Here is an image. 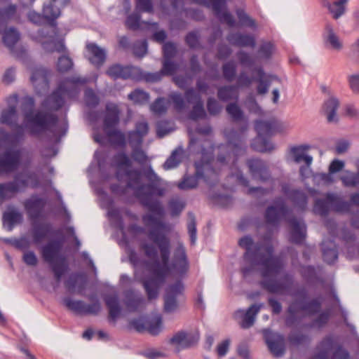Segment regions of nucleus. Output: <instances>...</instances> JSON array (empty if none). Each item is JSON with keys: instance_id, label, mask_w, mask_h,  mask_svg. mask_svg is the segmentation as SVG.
Segmentation results:
<instances>
[{"instance_id": "19", "label": "nucleus", "mask_w": 359, "mask_h": 359, "mask_svg": "<svg viewBox=\"0 0 359 359\" xmlns=\"http://www.w3.org/2000/svg\"><path fill=\"white\" fill-rule=\"evenodd\" d=\"M264 336L266 343L271 353L276 357L283 355L285 351L283 337L278 333L273 332L269 330H264Z\"/></svg>"}, {"instance_id": "62", "label": "nucleus", "mask_w": 359, "mask_h": 359, "mask_svg": "<svg viewBox=\"0 0 359 359\" xmlns=\"http://www.w3.org/2000/svg\"><path fill=\"white\" fill-rule=\"evenodd\" d=\"M236 14L240 22L245 26L255 27V21L251 18L243 9H238Z\"/></svg>"}, {"instance_id": "7", "label": "nucleus", "mask_w": 359, "mask_h": 359, "mask_svg": "<svg viewBox=\"0 0 359 359\" xmlns=\"http://www.w3.org/2000/svg\"><path fill=\"white\" fill-rule=\"evenodd\" d=\"M39 186L38 174L23 169L13 175L12 181L0 183V205L4 201L14 198L18 193L25 192L27 188L36 189Z\"/></svg>"}, {"instance_id": "36", "label": "nucleus", "mask_w": 359, "mask_h": 359, "mask_svg": "<svg viewBox=\"0 0 359 359\" xmlns=\"http://www.w3.org/2000/svg\"><path fill=\"white\" fill-rule=\"evenodd\" d=\"M228 41L238 47L255 46V41L253 36L248 34H242L240 33L230 34L227 36Z\"/></svg>"}, {"instance_id": "49", "label": "nucleus", "mask_w": 359, "mask_h": 359, "mask_svg": "<svg viewBox=\"0 0 359 359\" xmlns=\"http://www.w3.org/2000/svg\"><path fill=\"white\" fill-rule=\"evenodd\" d=\"M16 11L17 6L14 4H10L4 8H0V33L6 27L8 21L14 18Z\"/></svg>"}, {"instance_id": "17", "label": "nucleus", "mask_w": 359, "mask_h": 359, "mask_svg": "<svg viewBox=\"0 0 359 359\" xmlns=\"http://www.w3.org/2000/svg\"><path fill=\"white\" fill-rule=\"evenodd\" d=\"M46 200L36 195L32 196L24 202V207L29 219L34 222L41 216L46 205Z\"/></svg>"}, {"instance_id": "23", "label": "nucleus", "mask_w": 359, "mask_h": 359, "mask_svg": "<svg viewBox=\"0 0 359 359\" xmlns=\"http://www.w3.org/2000/svg\"><path fill=\"white\" fill-rule=\"evenodd\" d=\"M262 306V304H252L245 312L243 310H238L235 313V317L241 319L240 322L241 327L244 329L252 327L255 323L256 316Z\"/></svg>"}, {"instance_id": "41", "label": "nucleus", "mask_w": 359, "mask_h": 359, "mask_svg": "<svg viewBox=\"0 0 359 359\" xmlns=\"http://www.w3.org/2000/svg\"><path fill=\"white\" fill-rule=\"evenodd\" d=\"M238 96V86H224L219 88L217 90V97L221 101H237Z\"/></svg>"}, {"instance_id": "28", "label": "nucleus", "mask_w": 359, "mask_h": 359, "mask_svg": "<svg viewBox=\"0 0 359 359\" xmlns=\"http://www.w3.org/2000/svg\"><path fill=\"white\" fill-rule=\"evenodd\" d=\"M177 70V65L170 59H163V67L159 72L147 73L141 78L148 82H156L161 80L162 75H172Z\"/></svg>"}, {"instance_id": "11", "label": "nucleus", "mask_w": 359, "mask_h": 359, "mask_svg": "<svg viewBox=\"0 0 359 359\" xmlns=\"http://www.w3.org/2000/svg\"><path fill=\"white\" fill-rule=\"evenodd\" d=\"M22 162V151L6 149L0 154V175H8L17 170Z\"/></svg>"}, {"instance_id": "1", "label": "nucleus", "mask_w": 359, "mask_h": 359, "mask_svg": "<svg viewBox=\"0 0 359 359\" xmlns=\"http://www.w3.org/2000/svg\"><path fill=\"white\" fill-rule=\"evenodd\" d=\"M147 236L153 243L142 242L140 248L150 260L142 259L134 250L130 252L128 259L135 269V278L142 284L148 299L152 300L157 298L170 271L184 274L188 271L189 263L185 249L180 245L170 266V245L168 237L156 233L154 229L149 230Z\"/></svg>"}, {"instance_id": "10", "label": "nucleus", "mask_w": 359, "mask_h": 359, "mask_svg": "<svg viewBox=\"0 0 359 359\" xmlns=\"http://www.w3.org/2000/svg\"><path fill=\"white\" fill-rule=\"evenodd\" d=\"M297 295L298 298L290 304L287 309L291 317L294 318L302 313L313 314L320 310V302L317 299L307 302L306 300V292L304 290L298 291Z\"/></svg>"}, {"instance_id": "14", "label": "nucleus", "mask_w": 359, "mask_h": 359, "mask_svg": "<svg viewBox=\"0 0 359 359\" xmlns=\"http://www.w3.org/2000/svg\"><path fill=\"white\" fill-rule=\"evenodd\" d=\"M184 285L180 280L168 286L164 297V311L172 313L178 308L177 297L182 294Z\"/></svg>"}, {"instance_id": "53", "label": "nucleus", "mask_w": 359, "mask_h": 359, "mask_svg": "<svg viewBox=\"0 0 359 359\" xmlns=\"http://www.w3.org/2000/svg\"><path fill=\"white\" fill-rule=\"evenodd\" d=\"M51 270L53 272L54 277L57 283L61 280L62 276L67 270V264L65 257H60V262L56 264L50 266Z\"/></svg>"}, {"instance_id": "48", "label": "nucleus", "mask_w": 359, "mask_h": 359, "mask_svg": "<svg viewBox=\"0 0 359 359\" xmlns=\"http://www.w3.org/2000/svg\"><path fill=\"white\" fill-rule=\"evenodd\" d=\"M1 33L3 34V42L4 45L12 50L20 39L19 32L14 27H11L6 29L4 32L2 31Z\"/></svg>"}, {"instance_id": "61", "label": "nucleus", "mask_w": 359, "mask_h": 359, "mask_svg": "<svg viewBox=\"0 0 359 359\" xmlns=\"http://www.w3.org/2000/svg\"><path fill=\"white\" fill-rule=\"evenodd\" d=\"M86 104L90 107H95L99 104V97L92 89H87L84 94Z\"/></svg>"}, {"instance_id": "57", "label": "nucleus", "mask_w": 359, "mask_h": 359, "mask_svg": "<svg viewBox=\"0 0 359 359\" xmlns=\"http://www.w3.org/2000/svg\"><path fill=\"white\" fill-rule=\"evenodd\" d=\"M330 209H331V207L330 204L327 201V196L325 199H318L316 201L313 207V211L315 213L321 216H325L328 213Z\"/></svg>"}, {"instance_id": "46", "label": "nucleus", "mask_w": 359, "mask_h": 359, "mask_svg": "<svg viewBox=\"0 0 359 359\" xmlns=\"http://www.w3.org/2000/svg\"><path fill=\"white\" fill-rule=\"evenodd\" d=\"M327 201L330 204L331 209L336 212H343L349 210L350 204L336 194H327Z\"/></svg>"}, {"instance_id": "12", "label": "nucleus", "mask_w": 359, "mask_h": 359, "mask_svg": "<svg viewBox=\"0 0 359 359\" xmlns=\"http://www.w3.org/2000/svg\"><path fill=\"white\" fill-rule=\"evenodd\" d=\"M63 304L70 311L81 316L97 315L101 310V304L97 299L91 304L81 300H73L69 297L63 299Z\"/></svg>"}, {"instance_id": "64", "label": "nucleus", "mask_w": 359, "mask_h": 359, "mask_svg": "<svg viewBox=\"0 0 359 359\" xmlns=\"http://www.w3.org/2000/svg\"><path fill=\"white\" fill-rule=\"evenodd\" d=\"M172 130L168 121H161L156 125V134L158 137H163Z\"/></svg>"}, {"instance_id": "63", "label": "nucleus", "mask_w": 359, "mask_h": 359, "mask_svg": "<svg viewBox=\"0 0 359 359\" xmlns=\"http://www.w3.org/2000/svg\"><path fill=\"white\" fill-rule=\"evenodd\" d=\"M140 15L137 13L129 15L126 20V25L128 29L137 30L140 28Z\"/></svg>"}, {"instance_id": "40", "label": "nucleus", "mask_w": 359, "mask_h": 359, "mask_svg": "<svg viewBox=\"0 0 359 359\" xmlns=\"http://www.w3.org/2000/svg\"><path fill=\"white\" fill-rule=\"evenodd\" d=\"M150 212V210H149ZM153 214H146L142 217V221L147 226H154L156 228H153L156 232V233H160L161 235H164L160 232V230L165 229L166 227V224L163 222L161 218L164 216H159L158 215L153 212ZM165 215V214L163 215Z\"/></svg>"}, {"instance_id": "4", "label": "nucleus", "mask_w": 359, "mask_h": 359, "mask_svg": "<svg viewBox=\"0 0 359 359\" xmlns=\"http://www.w3.org/2000/svg\"><path fill=\"white\" fill-rule=\"evenodd\" d=\"M173 81L181 89H187L185 98L189 103L194 104L193 109L189 114V118L192 122L189 123L188 128L190 144H193L196 141V137L202 135V127H196V121L202 117V98L200 94L202 90V80L197 81L198 90L188 88L192 84V78L189 75L176 76L173 78Z\"/></svg>"}, {"instance_id": "52", "label": "nucleus", "mask_w": 359, "mask_h": 359, "mask_svg": "<svg viewBox=\"0 0 359 359\" xmlns=\"http://www.w3.org/2000/svg\"><path fill=\"white\" fill-rule=\"evenodd\" d=\"M162 317L156 315L147 322V330L151 335H157L162 330Z\"/></svg>"}, {"instance_id": "44", "label": "nucleus", "mask_w": 359, "mask_h": 359, "mask_svg": "<svg viewBox=\"0 0 359 359\" xmlns=\"http://www.w3.org/2000/svg\"><path fill=\"white\" fill-rule=\"evenodd\" d=\"M257 74V81L258 82L257 93L259 95H265L269 90L273 76H266L262 68L256 69Z\"/></svg>"}, {"instance_id": "26", "label": "nucleus", "mask_w": 359, "mask_h": 359, "mask_svg": "<svg viewBox=\"0 0 359 359\" xmlns=\"http://www.w3.org/2000/svg\"><path fill=\"white\" fill-rule=\"evenodd\" d=\"M348 1L349 0H335L330 2L328 0H322L321 3L327 9L332 18L337 20L346 13Z\"/></svg>"}, {"instance_id": "43", "label": "nucleus", "mask_w": 359, "mask_h": 359, "mask_svg": "<svg viewBox=\"0 0 359 359\" xmlns=\"http://www.w3.org/2000/svg\"><path fill=\"white\" fill-rule=\"evenodd\" d=\"M323 255L324 260L328 264H332L338 257L337 250L332 241H323L322 243Z\"/></svg>"}, {"instance_id": "55", "label": "nucleus", "mask_w": 359, "mask_h": 359, "mask_svg": "<svg viewBox=\"0 0 359 359\" xmlns=\"http://www.w3.org/2000/svg\"><path fill=\"white\" fill-rule=\"evenodd\" d=\"M128 99L135 104H144L149 101V95L142 90L135 89L128 95Z\"/></svg>"}, {"instance_id": "54", "label": "nucleus", "mask_w": 359, "mask_h": 359, "mask_svg": "<svg viewBox=\"0 0 359 359\" xmlns=\"http://www.w3.org/2000/svg\"><path fill=\"white\" fill-rule=\"evenodd\" d=\"M169 104L165 97H158L150 105V109L154 114L161 115L167 112Z\"/></svg>"}, {"instance_id": "51", "label": "nucleus", "mask_w": 359, "mask_h": 359, "mask_svg": "<svg viewBox=\"0 0 359 359\" xmlns=\"http://www.w3.org/2000/svg\"><path fill=\"white\" fill-rule=\"evenodd\" d=\"M288 197L294 203V204L298 206L301 210H304L307 205V199L305 194L299 190H292L289 193H287Z\"/></svg>"}, {"instance_id": "35", "label": "nucleus", "mask_w": 359, "mask_h": 359, "mask_svg": "<svg viewBox=\"0 0 359 359\" xmlns=\"http://www.w3.org/2000/svg\"><path fill=\"white\" fill-rule=\"evenodd\" d=\"M2 219L3 225L8 231H12L15 225L22 223L23 219L22 213L14 208L4 212Z\"/></svg>"}, {"instance_id": "27", "label": "nucleus", "mask_w": 359, "mask_h": 359, "mask_svg": "<svg viewBox=\"0 0 359 359\" xmlns=\"http://www.w3.org/2000/svg\"><path fill=\"white\" fill-rule=\"evenodd\" d=\"M325 45L335 51H340L343 48V42L335 33L334 27L330 23H327L323 34Z\"/></svg>"}, {"instance_id": "20", "label": "nucleus", "mask_w": 359, "mask_h": 359, "mask_svg": "<svg viewBox=\"0 0 359 359\" xmlns=\"http://www.w3.org/2000/svg\"><path fill=\"white\" fill-rule=\"evenodd\" d=\"M62 245L59 241H52L41 248V253L43 260L50 266L56 264L60 262V257H64L60 255Z\"/></svg>"}, {"instance_id": "22", "label": "nucleus", "mask_w": 359, "mask_h": 359, "mask_svg": "<svg viewBox=\"0 0 359 359\" xmlns=\"http://www.w3.org/2000/svg\"><path fill=\"white\" fill-rule=\"evenodd\" d=\"M139 72V69L134 67H123L118 64H115L110 66L106 74L114 79H139V77L136 76V74Z\"/></svg>"}, {"instance_id": "18", "label": "nucleus", "mask_w": 359, "mask_h": 359, "mask_svg": "<svg viewBox=\"0 0 359 359\" xmlns=\"http://www.w3.org/2000/svg\"><path fill=\"white\" fill-rule=\"evenodd\" d=\"M345 164L344 162L338 159H334L329 165L328 173L313 174V181L318 186L327 185L334 182L333 174L341 170Z\"/></svg>"}, {"instance_id": "2", "label": "nucleus", "mask_w": 359, "mask_h": 359, "mask_svg": "<svg viewBox=\"0 0 359 359\" xmlns=\"http://www.w3.org/2000/svg\"><path fill=\"white\" fill-rule=\"evenodd\" d=\"M239 245L245 248V259L252 266H261V273L264 280L262 286L270 293L284 294L289 293L293 285V278L290 274H284L280 279L275 278L284 268L285 262L280 257L272 255L273 248L271 245H259L253 249L252 239L245 236L240 239Z\"/></svg>"}, {"instance_id": "30", "label": "nucleus", "mask_w": 359, "mask_h": 359, "mask_svg": "<svg viewBox=\"0 0 359 359\" xmlns=\"http://www.w3.org/2000/svg\"><path fill=\"white\" fill-rule=\"evenodd\" d=\"M104 300L109 310L108 320L115 323L121 313L118 297L117 294H109L105 296Z\"/></svg>"}, {"instance_id": "29", "label": "nucleus", "mask_w": 359, "mask_h": 359, "mask_svg": "<svg viewBox=\"0 0 359 359\" xmlns=\"http://www.w3.org/2000/svg\"><path fill=\"white\" fill-rule=\"evenodd\" d=\"M226 0H212V9L220 21L226 23L230 27L235 25L233 16L226 11Z\"/></svg>"}, {"instance_id": "58", "label": "nucleus", "mask_w": 359, "mask_h": 359, "mask_svg": "<svg viewBox=\"0 0 359 359\" xmlns=\"http://www.w3.org/2000/svg\"><path fill=\"white\" fill-rule=\"evenodd\" d=\"M236 65L234 62H228L222 67V73L224 79L228 81H232L236 76Z\"/></svg>"}, {"instance_id": "5", "label": "nucleus", "mask_w": 359, "mask_h": 359, "mask_svg": "<svg viewBox=\"0 0 359 359\" xmlns=\"http://www.w3.org/2000/svg\"><path fill=\"white\" fill-rule=\"evenodd\" d=\"M35 105L32 97L25 96L21 100V111L24 116L25 126L32 135H39L44 132L50 130L58 121L57 115L43 111L34 113Z\"/></svg>"}, {"instance_id": "16", "label": "nucleus", "mask_w": 359, "mask_h": 359, "mask_svg": "<svg viewBox=\"0 0 359 359\" xmlns=\"http://www.w3.org/2000/svg\"><path fill=\"white\" fill-rule=\"evenodd\" d=\"M18 97L16 94H13L7 98L8 108L2 111L0 118V122L2 124H6L13 128L18 123Z\"/></svg>"}, {"instance_id": "21", "label": "nucleus", "mask_w": 359, "mask_h": 359, "mask_svg": "<svg viewBox=\"0 0 359 359\" xmlns=\"http://www.w3.org/2000/svg\"><path fill=\"white\" fill-rule=\"evenodd\" d=\"M86 48V57L96 68H100L107 59L106 50L95 43H88Z\"/></svg>"}, {"instance_id": "45", "label": "nucleus", "mask_w": 359, "mask_h": 359, "mask_svg": "<svg viewBox=\"0 0 359 359\" xmlns=\"http://www.w3.org/2000/svg\"><path fill=\"white\" fill-rule=\"evenodd\" d=\"M111 144L124 147L126 144L125 134L116 128L104 131Z\"/></svg>"}, {"instance_id": "59", "label": "nucleus", "mask_w": 359, "mask_h": 359, "mask_svg": "<svg viewBox=\"0 0 359 359\" xmlns=\"http://www.w3.org/2000/svg\"><path fill=\"white\" fill-rule=\"evenodd\" d=\"M73 65V61L69 57L62 55L58 58L57 69L61 73L67 72L72 68Z\"/></svg>"}, {"instance_id": "6", "label": "nucleus", "mask_w": 359, "mask_h": 359, "mask_svg": "<svg viewBox=\"0 0 359 359\" xmlns=\"http://www.w3.org/2000/svg\"><path fill=\"white\" fill-rule=\"evenodd\" d=\"M289 210L282 199L269 206L265 213L266 221L271 225H276L282 218L287 219L290 226V241L297 244L302 243L306 236V225L297 218H287Z\"/></svg>"}, {"instance_id": "25", "label": "nucleus", "mask_w": 359, "mask_h": 359, "mask_svg": "<svg viewBox=\"0 0 359 359\" xmlns=\"http://www.w3.org/2000/svg\"><path fill=\"white\" fill-rule=\"evenodd\" d=\"M120 121V110L118 106L113 103L106 104V111L103 119V130L116 128Z\"/></svg>"}, {"instance_id": "60", "label": "nucleus", "mask_w": 359, "mask_h": 359, "mask_svg": "<svg viewBox=\"0 0 359 359\" xmlns=\"http://www.w3.org/2000/svg\"><path fill=\"white\" fill-rule=\"evenodd\" d=\"M114 161L117 168H121L123 166L130 168L132 165V162L127 154L124 152H119L114 155Z\"/></svg>"}, {"instance_id": "50", "label": "nucleus", "mask_w": 359, "mask_h": 359, "mask_svg": "<svg viewBox=\"0 0 359 359\" xmlns=\"http://www.w3.org/2000/svg\"><path fill=\"white\" fill-rule=\"evenodd\" d=\"M168 206L170 215L174 217L181 214L186 206V203L182 198L175 196L169 200Z\"/></svg>"}, {"instance_id": "3", "label": "nucleus", "mask_w": 359, "mask_h": 359, "mask_svg": "<svg viewBox=\"0 0 359 359\" xmlns=\"http://www.w3.org/2000/svg\"><path fill=\"white\" fill-rule=\"evenodd\" d=\"M125 175L128 177L126 187L133 191L134 196L140 203L153 212L163 216L164 208L161 203L151 198L152 196H163L166 192L165 183L157 175L151 167L144 172V177L149 184L142 183V173L138 169H126Z\"/></svg>"}, {"instance_id": "47", "label": "nucleus", "mask_w": 359, "mask_h": 359, "mask_svg": "<svg viewBox=\"0 0 359 359\" xmlns=\"http://www.w3.org/2000/svg\"><path fill=\"white\" fill-rule=\"evenodd\" d=\"M60 10L54 5V2H49L43 5V14L51 26L55 25V20L60 15Z\"/></svg>"}, {"instance_id": "37", "label": "nucleus", "mask_w": 359, "mask_h": 359, "mask_svg": "<svg viewBox=\"0 0 359 359\" xmlns=\"http://www.w3.org/2000/svg\"><path fill=\"white\" fill-rule=\"evenodd\" d=\"M124 304L130 312H135L144 304V297L133 291H128L125 294Z\"/></svg>"}, {"instance_id": "31", "label": "nucleus", "mask_w": 359, "mask_h": 359, "mask_svg": "<svg viewBox=\"0 0 359 359\" xmlns=\"http://www.w3.org/2000/svg\"><path fill=\"white\" fill-rule=\"evenodd\" d=\"M309 149L310 146L308 144L294 146L290 149V155L295 163H299L304 161L306 165H311L313 157L306 154V151Z\"/></svg>"}, {"instance_id": "32", "label": "nucleus", "mask_w": 359, "mask_h": 359, "mask_svg": "<svg viewBox=\"0 0 359 359\" xmlns=\"http://www.w3.org/2000/svg\"><path fill=\"white\" fill-rule=\"evenodd\" d=\"M87 283V279L85 274L78 273L72 275L65 282V285L66 288L73 292L74 289L77 287L79 294H82L84 290Z\"/></svg>"}, {"instance_id": "42", "label": "nucleus", "mask_w": 359, "mask_h": 359, "mask_svg": "<svg viewBox=\"0 0 359 359\" xmlns=\"http://www.w3.org/2000/svg\"><path fill=\"white\" fill-rule=\"evenodd\" d=\"M202 163L200 161L196 163V175H185L183 180L179 182L177 187L180 189L186 190L195 188L198 184V176H202V171L200 169Z\"/></svg>"}, {"instance_id": "34", "label": "nucleus", "mask_w": 359, "mask_h": 359, "mask_svg": "<svg viewBox=\"0 0 359 359\" xmlns=\"http://www.w3.org/2000/svg\"><path fill=\"white\" fill-rule=\"evenodd\" d=\"M184 158V150L182 146L175 148L166 159L163 165V168L165 170L176 168L182 162Z\"/></svg>"}, {"instance_id": "39", "label": "nucleus", "mask_w": 359, "mask_h": 359, "mask_svg": "<svg viewBox=\"0 0 359 359\" xmlns=\"http://www.w3.org/2000/svg\"><path fill=\"white\" fill-rule=\"evenodd\" d=\"M51 224H33L32 235L34 243L38 244L42 242L47 238L50 233Z\"/></svg>"}, {"instance_id": "56", "label": "nucleus", "mask_w": 359, "mask_h": 359, "mask_svg": "<svg viewBox=\"0 0 359 359\" xmlns=\"http://www.w3.org/2000/svg\"><path fill=\"white\" fill-rule=\"evenodd\" d=\"M226 111L234 121H239L243 118V112L236 102L227 104Z\"/></svg>"}, {"instance_id": "38", "label": "nucleus", "mask_w": 359, "mask_h": 359, "mask_svg": "<svg viewBox=\"0 0 359 359\" xmlns=\"http://www.w3.org/2000/svg\"><path fill=\"white\" fill-rule=\"evenodd\" d=\"M356 172L350 170H344L340 177V180L344 187H359V159L355 162Z\"/></svg>"}, {"instance_id": "15", "label": "nucleus", "mask_w": 359, "mask_h": 359, "mask_svg": "<svg viewBox=\"0 0 359 359\" xmlns=\"http://www.w3.org/2000/svg\"><path fill=\"white\" fill-rule=\"evenodd\" d=\"M50 71L42 67H34L32 72L31 82L37 93H43L48 90Z\"/></svg>"}, {"instance_id": "13", "label": "nucleus", "mask_w": 359, "mask_h": 359, "mask_svg": "<svg viewBox=\"0 0 359 359\" xmlns=\"http://www.w3.org/2000/svg\"><path fill=\"white\" fill-rule=\"evenodd\" d=\"M199 339V332L180 330L175 333L169 339V344L175 346L177 351H180L194 346Z\"/></svg>"}, {"instance_id": "33", "label": "nucleus", "mask_w": 359, "mask_h": 359, "mask_svg": "<svg viewBox=\"0 0 359 359\" xmlns=\"http://www.w3.org/2000/svg\"><path fill=\"white\" fill-rule=\"evenodd\" d=\"M339 106V102L334 97H330L325 102L323 111L329 123H336L338 121L337 110Z\"/></svg>"}, {"instance_id": "24", "label": "nucleus", "mask_w": 359, "mask_h": 359, "mask_svg": "<svg viewBox=\"0 0 359 359\" xmlns=\"http://www.w3.org/2000/svg\"><path fill=\"white\" fill-rule=\"evenodd\" d=\"M249 170L255 180L266 181L269 177L266 163L260 159H250L248 161Z\"/></svg>"}, {"instance_id": "9", "label": "nucleus", "mask_w": 359, "mask_h": 359, "mask_svg": "<svg viewBox=\"0 0 359 359\" xmlns=\"http://www.w3.org/2000/svg\"><path fill=\"white\" fill-rule=\"evenodd\" d=\"M87 80L85 78L80 76H72L67 78L65 81H62L57 88L42 103L44 107H48L53 111H57L62 107L65 104V100L62 97L64 94H69L67 90L68 84H84Z\"/></svg>"}, {"instance_id": "8", "label": "nucleus", "mask_w": 359, "mask_h": 359, "mask_svg": "<svg viewBox=\"0 0 359 359\" xmlns=\"http://www.w3.org/2000/svg\"><path fill=\"white\" fill-rule=\"evenodd\" d=\"M255 129L257 136L252 143L253 149L260 152L273 150V145L266 137L273 135L276 132L281 131L282 124L274 118L267 121H258L255 123Z\"/></svg>"}]
</instances>
